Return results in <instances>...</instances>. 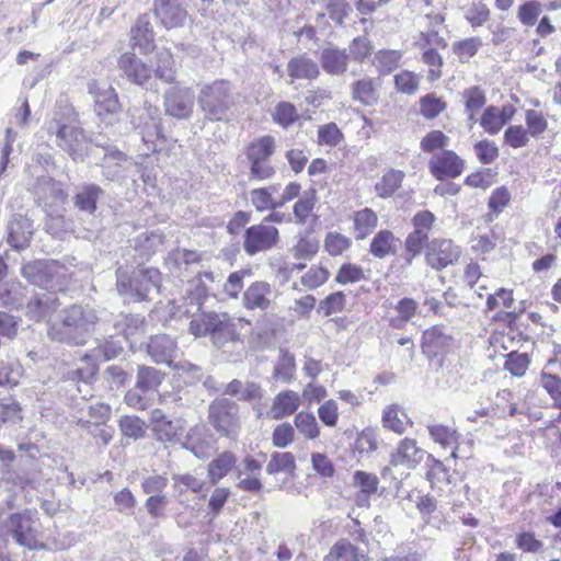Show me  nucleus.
<instances>
[{"instance_id":"1","label":"nucleus","mask_w":561,"mask_h":561,"mask_svg":"<svg viewBox=\"0 0 561 561\" xmlns=\"http://www.w3.org/2000/svg\"><path fill=\"white\" fill-rule=\"evenodd\" d=\"M188 332L196 339L209 337L218 347L241 340L234 318L225 311L198 310L190 320Z\"/></svg>"},{"instance_id":"2","label":"nucleus","mask_w":561,"mask_h":561,"mask_svg":"<svg viewBox=\"0 0 561 561\" xmlns=\"http://www.w3.org/2000/svg\"><path fill=\"white\" fill-rule=\"evenodd\" d=\"M276 152V139L272 135H263L251 140L244 149L250 167V175L255 180H268L276 173L271 158Z\"/></svg>"},{"instance_id":"3","label":"nucleus","mask_w":561,"mask_h":561,"mask_svg":"<svg viewBox=\"0 0 561 561\" xmlns=\"http://www.w3.org/2000/svg\"><path fill=\"white\" fill-rule=\"evenodd\" d=\"M514 302V290L500 287L486 296L484 312H494L491 322L513 331L517 329V322L525 311V307H523L525 301H520L518 310H503L510 309Z\"/></svg>"},{"instance_id":"4","label":"nucleus","mask_w":561,"mask_h":561,"mask_svg":"<svg viewBox=\"0 0 561 561\" xmlns=\"http://www.w3.org/2000/svg\"><path fill=\"white\" fill-rule=\"evenodd\" d=\"M208 422L224 437L236 439L241 430L239 405L227 398H217L208 408Z\"/></svg>"},{"instance_id":"5","label":"nucleus","mask_w":561,"mask_h":561,"mask_svg":"<svg viewBox=\"0 0 561 561\" xmlns=\"http://www.w3.org/2000/svg\"><path fill=\"white\" fill-rule=\"evenodd\" d=\"M87 319L83 309L79 306H70L64 311L62 320L53 324L48 330L51 340L68 343H83V333L87 330Z\"/></svg>"},{"instance_id":"6","label":"nucleus","mask_w":561,"mask_h":561,"mask_svg":"<svg viewBox=\"0 0 561 561\" xmlns=\"http://www.w3.org/2000/svg\"><path fill=\"white\" fill-rule=\"evenodd\" d=\"M461 255V247L451 239L434 238L425 247V263L438 272L458 263Z\"/></svg>"},{"instance_id":"7","label":"nucleus","mask_w":561,"mask_h":561,"mask_svg":"<svg viewBox=\"0 0 561 561\" xmlns=\"http://www.w3.org/2000/svg\"><path fill=\"white\" fill-rule=\"evenodd\" d=\"M276 298L274 286L267 280L257 279L244 289L241 301L247 311L267 313L274 309Z\"/></svg>"},{"instance_id":"8","label":"nucleus","mask_w":561,"mask_h":561,"mask_svg":"<svg viewBox=\"0 0 561 561\" xmlns=\"http://www.w3.org/2000/svg\"><path fill=\"white\" fill-rule=\"evenodd\" d=\"M201 106L211 121H221L230 106V92L226 81H215L207 85L199 99Z\"/></svg>"},{"instance_id":"9","label":"nucleus","mask_w":561,"mask_h":561,"mask_svg":"<svg viewBox=\"0 0 561 561\" xmlns=\"http://www.w3.org/2000/svg\"><path fill=\"white\" fill-rule=\"evenodd\" d=\"M279 241V231L276 227L265 225L264 221L249 227L243 237V249L247 254L254 255L274 248Z\"/></svg>"},{"instance_id":"10","label":"nucleus","mask_w":561,"mask_h":561,"mask_svg":"<svg viewBox=\"0 0 561 561\" xmlns=\"http://www.w3.org/2000/svg\"><path fill=\"white\" fill-rule=\"evenodd\" d=\"M5 527L8 533L19 545L25 546L30 549L43 547L37 539V529L35 528L34 520L28 513L11 514L5 522Z\"/></svg>"},{"instance_id":"11","label":"nucleus","mask_w":561,"mask_h":561,"mask_svg":"<svg viewBox=\"0 0 561 561\" xmlns=\"http://www.w3.org/2000/svg\"><path fill=\"white\" fill-rule=\"evenodd\" d=\"M465 168L463 159L453 150H443L428 161L430 173L438 181L456 179L462 174Z\"/></svg>"},{"instance_id":"12","label":"nucleus","mask_w":561,"mask_h":561,"mask_svg":"<svg viewBox=\"0 0 561 561\" xmlns=\"http://www.w3.org/2000/svg\"><path fill=\"white\" fill-rule=\"evenodd\" d=\"M164 112L178 119L191 116L194 107V93L190 88L174 85L165 91L163 101Z\"/></svg>"},{"instance_id":"13","label":"nucleus","mask_w":561,"mask_h":561,"mask_svg":"<svg viewBox=\"0 0 561 561\" xmlns=\"http://www.w3.org/2000/svg\"><path fill=\"white\" fill-rule=\"evenodd\" d=\"M135 129L141 136L142 142L151 152L161 151L160 145L165 142V136L162 130L161 122L149 112H142L133 119Z\"/></svg>"},{"instance_id":"14","label":"nucleus","mask_w":561,"mask_h":561,"mask_svg":"<svg viewBox=\"0 0 561 561\" xmlns=\"http://www.w3.org/2000/svg\"><path fill=\"white\" fill-rule=\"evenodd\" d=\"M320 251L319 239L310 231L297 236V239L289 252L295 263L290 266V272L300 273L306 270L308 262L312 261Z\"/></svg>"},{"instance_id":"15","label":"nucleus","mask_w":561,"mask_h":561,"mask_svg":"<svg viewBox=\"0 0 561 561\" xmlns=\"http://www.w3.org/2000/svg\"><path fill=\"white\" fill-rule=\"evenodd\" d=\"M454 345V337L447 334L442 324L426 329L422 334L421 348L425 356L434 358L450 352Z\"/></svg>"},{"instance_id":"16","label":"nucleus","mask_w":561,"mask_h":561,"mask_svg":"<svg viewBox=\"0 0 561 561\" xmlns=\"http://www.w3.org/2000/svg\"><path fill=\"white\" fill-rule=\"evenodd\" d=\"M88 90L94 99V110L98 116L106 117L121 111L122 104L118 94L112 85L102 87L99 81L92 80Z\"/></svg>"},{"instance_id":"17","label":"nucleus","mask_w":561,"mask_h":561,"mask_svg":"<svg viewBox=\"0 0 561 561\" xmlns=\"http://www.w3.org/2000/svg\"><path fill=\"white\" fill-rule=\"evenodd\" d=\"M381 80L379 78L364 76L354 80L350 85L351 99L362 106H375L381 96Z\"/></svg>"},{"instance_id":"18","label":"nucleus","mask_w":561,"mask_h":561,"mask_svg":"<svg viewBox=\"0 0 561 561\" xmlns=\"http://www.w3.org/2000/svg\"><path fill=\"white\" fill-rule=\"evenodd\" d=\"M424 451L417 445L416 439L404 437L399 440L394 450L390 454L389 462L392 467L415 469L423 460Z\"/></svg>"},{"instance_id":"19","label":"nucleus","mask_w":561,"mask_h":561,"mask_svg":"<svg viewBox=\"0 0 561 561\" xmlns=\"http://www.w3.org/2000/svg\"><path fill=\"white\" fill-rule=\"evenodd\" d=\"M153 14L168 30L182 27L187 18L181 0H154Z\"/></svg>"},{"instance_id":"20","label":"nucleus","mask_w":561,"mask_h":561,"mask_svg":"<svg viewBox=\"0 0 561 561\" xmlns=\"http://www.w3.org/2000/svg\"><path fill=\"white\" fill-rule=\"evenodd\" d=\"M515 114L516 108L512 104H505L501 107L490 105L482 112L479 123L486 134L496 135L513 119Z\"/></svg>"},{"instance_id":"21","label":"nucleus","mask_w":561,"mask_h":561,"mask_svg":"<svg viewBox=\"0 0 561 561\" xmlns=\"http://www.w3.org/2000/svg\"><path fill=\"white\" fill-rule=\"evenodd\" d=\"M118 68L134 84L144 85L152 78V69L134 53H124L118 59Z\"/></svg>"},{"instance_id":"22","label":"nucleus","mask_w":561,"mask_h":561,"mask_svg":"<svg viewBox=\"0 0 561 561\" xmlns=\"http://www.w3.org/2000/svg\"><path fill=\"white\" fill-rule=\"evenodd\" d=\"M427 432L432 440L443 448H450V458L457 460L459 458V443L461 434L454 425L435 423L427 426Z\"/></svg>"},{"instance_id":"23","label":"nucleus","mask_w":561,"mask_h":561,"mask_svg":"<svg viewBox=\"0 0 561 561\" xmlns=\"http://www.w3.org/2000/svg\"><path fill=\"white\" fill-rule=\"evenodd\" d=\"M437 33H421L417 45L424 48L422 54V61L427 66V81L436 82L443 76L444 59L442 55L431 47H426L432 43V36H436Z\"/></svg>"},{"instance_id":"24","label":"nucleus","mask_w":561,"mask_h":561,"mask_svg":"<svg viewBox=\"0 0 561 561\" xmlns=\"http://www.w3.org/2000/svg\"><path fill=\"white\" fill-rule=\"evenodd\" d=\"M300 405L301 399L298 392L291 389L282 390L273 399L271 405L272 419L279 421L295 415L298 413L297 410Z\"/></svg>"},{"instance_id":"25","label":"nucleus","mask_w":561,"mask_h":561,"mask_svg":"<svg viewBox=\"0 0 561 561\" xmlns=\"http://www.w3.org/2000/svg\"><path fill=\"white\" fill-rule=\"evenodd\" d=\"M381 424L385 430L402 435L408 427L413 426V421L405 409L399 403H391L385 407L381 414Z\"/></svg>"},{"instance_id":"26","label":"nucleus","mask_w":561,"mask_h":561,"mask_svg":"<svg viewBox=\"0 0 561 561\" xmlns=\"http://www.w3.org/2000/svg\"><path fill=\"white\" fill-rule=\"evenodd\" d=\"M58 146L67 151L72 159L82 149V146L87 142V136L81 127L75 125H60L57 130Z\"/></svg>"},{"instance_id":"27","label":"nucleus","mask_w":561,"mask_h":561,"mask_svg":"<svg viewBox=\"0 0 561 561\" xmlns=\"http://www.w3.org/2000/svg\"><path fill=\"white\" fill-rule=\"evenodd\" d=\"M404 179V171L389 168L374 185L376 196L381 199L393 197L401 190Z\"/></svg>"},{"instance_id":"28","label":"nucleus","mask_w":561,"mask_h":561,"mask_svg":"<svg viewBox=\"0 0 561 561\" xmlns=\"http://www.w3.org/2000/svg\"><path fill=\"white\" fill-rule=\"evenodd\" d=\"M103 194L104 191L100 185L85 183L81 185L73 195V205L80 211L93 215L98 209V203Z\"/></svg>"},{"instance_id":"29","label":"nucleus","mask_w":561,"mask_h":561,"mask_svg":"<svg viewBox=\"0 0 561 561\" xmlns=\"http://www.w3.org/2000/svg\"><path fill=\"white\" fill-rule=\"evenodd\" d=\"M33 236V222L26 216L16 215L9 224V243L15 249L26 248Z\"/></svg>"},{"instance_id":"30","label":"nucleus","mask_w":561,"mask_h":561,"mask_svg":"<svg viewBox=\"0 0 561 561\" xmlns=\"http://www.w3.org/2000/svg\"><path fill=\"white\" fill-rule=\"evenodd\" d=\"M399 239L389 229H381L376 232L369 243V253L375 259H386L396 255Z\"/></svg>"},{"instance_id":"31","label":"nucleus","mask_w":561,"mask_h":561,"mask_svg":"<svg viewBox=\"0 0 561 561\" xmlns=\"http://www.w3.org/2000/svg\"><path fill=\"white\" fill-rule=\"evenodd\" d=\"M348 61L350 55L346 50L337 47L323 48L320 55L322 69L331 76L343 75L347 70Z\"/></svg>"},{"instance_id":"32","label":"nucleus","mask_w":561,"mask_h":561,"mask_svg":"<svg viewBox=\"0 0 561 561\" xmlns=\"http://www.w3.org/2000/svg\"><path fill=\"white\" fill-rule=\"evenodd\" d=\"M353 231L356 240L367 239L378 227L379 218L370 207H364L353 214Z\"/></svg>"},{"instance_id":"33","label":"nucleus","mask_w":561,"mask_h":561,"mask_svg":"<svg viewBox=\"0 0 561 561\" xmlns=\"http://www.w3.org/2000/svg\"><path fill=\"white\" fill-rule=\"evenodd\" d=\"M237 457L230 450H225L218 454L207 465V477L211 484H217L220 480L227 477L236 467Z\"/></svg>"},{"instance_id":"34","label":"nucleus","mask_w":561,"mask_h":561,"mask_svg":"<svg viewBox=\"0 0 561 561\" xmlns=\"http://www.w3.org/2000/svg\"><path fill=\"white\" fill-rule=\"evenodd\" d=\"M224 393L244 402L261 401L263 398V391L259 383L254 381L242 382L239 379H232L228 382Z\"/></svg>"},{"instance_id":"35","label":"nucleus","mask_w":561,"mask_h":561,"mask_svg":"<svg viewBox=\"0 0 561 561\" xmlns=\"http://www.w3.org/2000/svg\"><path fill=\"white\" fill-rule=\"evenodd\" d=\"M59 305V300L55 296H35L26 305V314L31 320L39 322L56 312Z\"/></svg>"},{"instance_id":"36","label":"nucleus","mask_w":561,"mask_h":561,"mask_svg":"<svg viewBox=\"0 0 561 561\" xmlns=\"http://www.w3.org/2000/svg\"><path fill=\"white\" fill-rule=\"evenodd\" d=\"M161 280V273L158 268H140L129 280V287L135 290L140 300L146 299L152 287H158Z\"/></svg>"},{"instance_id":"37","label":"nucleus","mask_w":561,"mask_h":561,"mask_svg":"<svg viewBox=\"0 0 561 561\" xmlns=\"http://www.w3.org/2000/svg\"><path fill=\"white\" fill-rule=\"evenodd\" d=\"M353 484L359 490L356 495V504L362 505L360 501H368L371 495L377 493L379 478L375 473L356 470L353 474Z\"/></svg>"},{"instance_id":"38","label":"nucleus","mask_w":561,"mask_h":561,"mask_svg":"<svg viewBox=\"0 0 561 561\" xmlns=\"http://www.w3.org/2000/svg\"><path fill=\"white\" fill-rule=\"evenodd\" d=\"M287 71L291 79L314 80L320 75L318 65L305 55L291 58L287 64Z\"/></svg>"},{"instance_id":"39","label":"nucleus","mask_w":561,"mask_h":561,"mask_svg":"<svg viewBox=\"0 0 561 561\" xmlns=\"http://www.w3.org/2000/svg\"><path fill=\"white\" fill-rule=\"evenodd\" d=\"M417 308L419 304L415 299L411 297L401 298L394 305V310L397 314L389 319V327L396 330L405 329L409 321L416 314Z\"/></svg>"},{"instance_id":"40","label":"nucleus","mask_w":561,"mask_h":561,"mask_svg":"<svg viewBox=\"0 0 561 561\" xmlns=\"http://www.w3.org/2000/svg\"><path fill=\"white\" fill-rule=\"evenodd\" d=\"M294 427L306 440H317L321 436V426L310 411H299L294 416Z\"/></svg>"},{"instance_id":"41","label":"nucleus","mask_w":561,"mask_h":561,"mask_svg":"<svg viewBox=\"0 0 561 561\" xmlns=\"http://www.w3.org/2000/svg\"><path fill=\"white\" fill-rule=\"evenodd\" d=\"M493 415L500 419L512 417L517 413L518 402L515 394L510 389H502L496 392L495 398L490 403Z\"/></svg>"},{"instance_id":"42","label":"nucleus","mask_w":561,"mask_h":561,"mask_svg":"<svg viewBox=\"0 0 561 561\" xmlns=\"http://www.w3.org/2000/svg\"><path fill=\"white\" fill-rule=\"evenodd\" d=\"M420 115L426 121H434L448 108V103L444 96L436 93H426L419 99Z\"/></svg>"},{"instance_id":"43","label":"nucleus","mask_w":561,"mask_h":561,"mask_svg":"<svg viewBox=\"0 0 561 561\" xmlns=\"http://www.w3.org/2000/svg\"><path fill=\"white\" fill-rule=\"evenodd\" d=\"M214 282L215 275L213 272H199L196 276V284L194 288L187 291V295L184 297V299L190 300V302H195L197 310H201L202 306L208 299L210 294L208 284H213Z\"/></svg>"},{"instance_id":"44","label":"nucleus","mask_w":561,"mask_h":561,"mask_svg":"<svg viewBox=\"0 0 561 561\" xmlns=\"http://www.w3.org/2000/svg\"><path fill=\"white\" fill-rule=\"evenodd\" d=\"M150 427L156 437L161 442H170L178 435L175 425L160 409L151 411Z\"/></svg>"},{"instance_id":"45","label":"nucleus","mask_w":561,"mask_h":561,"mask_svg":"<svg viewBox=\"0 0 561 561\" xmlns=\"http://www.w3.org/2000/svg\"><path fill=\"white\" fill-rule=\"evenodd\" d=\"M331 272L322 262L312 264L299 278L300 285L307 290H316L328 283Z\"/></svg>"},{"instance_id":"46","label":"nucleus","mask_w":561,"mask_h":561,"mask_svg":"<svg viewBox=\"0 0 561 561\" xmlns=\"http://www.w3.org/2000/svg\"><path fill=\"white\" fill-rule=\"evenodd\" d=\"M364 558L358 547L346 539H340L331 547L323 561H360Z\"/></svg>"},{"instance_id":"47","label":"nucleus","mask_w":561,"mask_h":561,"mask_svg":"<svg viewBox=\"0 0 561 561\" xmlns=\"http://www.w3.org/2000/svg\"><path fill=\"white\" fill-rule=\"evenodd\" d=\"M462 100L468 119L472 123L477 122L478 113L484 107L486 103L484 91L477 85L467 88L462 92Z\"/></svg>"},{"instance_id":"48","label":"nucleus","mask_w":561,"mask_h":561,"mask_svg":"<svg viewBox=\"0 0 561 561\" xmlns=\"http://www.w3.org/2000/svg\"><path fill=\"white\" fill-rule=\"evenodd\" d=\"M368 279V274L364 270V267L359 264L353 262H344L337 268L334 282L337 285L346 286L351 284H356L360 282H365Z\"/></svg>"},{"instance_id":"49","label":"nucleus","mask_w":561,"mask_h":561,"mask_svg":"<svg viewBox=\"0 0 561 561\" xmlns=\"http://www.w3.org/2000/svg\"><path fill=\"white\" fill-rule=\"evenodd\" d=\"M253 275L251 267H243L238 271L231 272L224 286L222 293L227 299L237 300L240 294L244 291V279Z\"/></svg>"},{"instance_id":"50","label":"nucleus","mask_w":561,"mask_h":561,"mask_svg":"<svg viewBox=\"0 0 561 561\" xmlns=\"http://www.w3.org/2000/svg\"><path fill=\"white\" fill-rule=\"evenodd\" d=\"M175 343L168 336H154L148 345V352L157 363L170 364L173 359Z\"/></svg>"},{"instance_id":"51","label":"nucleus","mask_w":561,"mask_h":561,"mask_svg":"<svg viewBox=\"0 0 561 561\" xmlns=\"http://www.w3.org/2000/svg\"><path fill=\"white\" fill-rule=\"evenodd\" d=\"M525 127L534 139H539L549 130L548 114L541 110L528 108L524 114Z\"/></svg>"},{"instance_id":"52","label":"nucleus","mask_w":561,"mask_h":561,"mask_svg":"<svg viewBox=\"0 0 561 561\" xmlns=\"http://www.w3.org/2000/svg\"><path fill=\"white\" fill-rule=\"evenodd\" d=\"M491 16V9L483 0L472 1L465 8L463 18L472 28L485 25Z\"/></svg>"},{"instance_id":"53","label":"nucleus","mask_w":561,"mask_h":561,"mask_svg":"<svg viewBox=\"0 0 561 561\" xmlns=\"http://www.w3.org/2000/svg\"><path fill=\"white\" fill-rule=\"evenodd\" d=\"M296 374L295 356L287 350H280L278 359L273 369V378L289 383Z\"/></svg>"},{"instance_id":"54","label":"nucleus","mask_w":561,"mask_h":561,"mask_svg":"<svg viewBox=\"0 0 561 561\" xmlns=\"http://www.w3.org/2000/svg\"><path fill=\"white\" fill-rule=\"evenodd\" d=\"M277 192L276 185L266 187L254 188L250 192V198L252 205L260 213L266 210H275L278 208V203L273 197V193Z\"/></svg>"},{"instance_id":"55","label":"nucleus","mask_w":561,"mask_h":561,"mask_svg":"<svg viewBox=\"0 0 561 561\" xmlns=\"http://www.w3.org/2000/svg\"><path fill=\"white\" fill-rule=\"evenodd\" d=\"M421 84V76L412 70H401L393 77L394 90L405 95H414Z\"/></svg>"},{"instance_id":"56","label":"nucleus","mask_w":561,"mask_h":561,"mask_svg":"<svg viewBox=\"0 0 561 561\" xmlns=\"http://www.w3.org/2000/svg\"><path fill=\"white\" fill-rule=\"evenodd\" d=\"M351 247V238L339 231H329L324 236V251L332 257L342 256Z\"/></svg>"},{"instance_id":"57","label":"nucleus","mask_w":561,"mask_h":561,"mask_svg":"<svg viewBox=\"0 0 561 561\" xmlns=\"http://www.w3.org/2000/svg\"><path fill=\"white\" fill-rule=\"evenodd\" d=\"M296 470V458L290 451H274L271 455V459L266 466V472L268 474H277L279 472H286L293 474Z\"/></svg>"},{"instance_id":"58","label":"nucleus","mask_w":561,"mask_h":561,"mask_svg":"<svg viewBox=\"0 0 561 561\" xmlns=\"http://www.w3.org/2000/svg\"><path fill=\"white\" fill-rule=\"evenodd\" d=\"M402 57L401 50L380 49L375 54L374 62L380 73L388 75L399 67Z\"/></svg>"},{"instance_id":"59","label":"nucleus","mask_w":561,"mask_h":561,"mask_svg":"<svg viewBox=\"0 0 561 561\" xmlns=\"http://www.w3.org/2000/svg\"><path fill=\"white\" fill-rule=\"evenodd\" d=\"M481 46V38L472 36L454 42L451 49L459 62L466 64L478 54Z\"/></svg>"},{"instance_id":"60","label":"nucleus","mask_w":561,"mask_h":561,"mask_svg":"<svg viewBox=\"0 0 561 561\" xmlns=\"http://www.w3.org/2000/svg\"><path fill=\"white\" fill-rule=\"evenodd\" d=\"M174 64L172 53L169 50L162 51L158 55L156 68L152 70V73H154L156 78L165 83H173L176 77Z\"/></svg>"},{"instance_id":"61","label":"nucleus","mask_w":561,"mask_h":561,"mask_svg":"<svg viewBox=\"0 0 561 561\" xmlns=\"http://www.w3.org/2000/svg\"><path fill=\"white\" fill-rule=\"evenodd\" d=\"M164 374L153 367H139L136 388L142 392L156 390L161 385Z\"/></svg>"},{"instance_id":"62","label":"nucleus","mask_w":561,"mask_h":561,"mask_svg":"<svg viewBox=\"0 0 561 561\" xmlns=\"http://www.w3.org/2000/svg\"><path fill=\"white\" fill-rule=\"evenodd\" d=\"M541 3L537 0L523 1L516 11L519 23L525 27H533L539 20Z\"/></svg>"},{"instance_id":"63","label":"nucleus","mask_w":561,"mask_h":561,"mask_svg":"<svg viewBox=\"0 0 561 561\" xmlns=\"http://www.w3.org/2000/svg\"><path fill=\"white\" fill-rule=\"evenodd\" d=\"M512 194L510 190L502 185L494 188L488 199V215L490 217H497L511 204Z\"/></svg>"},{"instance_id":"64","label":"nucleus","mask_w":561,"mask_h":561,"mask_svg":"<svg viewBox=\"0 0 561 561\" xmlns=\"http://www.w3.org/2000/svg\"><path fill=\"white\" fill-rule=\"evenodd\" d=\"M531 358L527 353L510 352L505 356L504 369L514 377H523L529 368Z\"/></svg>"}]
</instances>
